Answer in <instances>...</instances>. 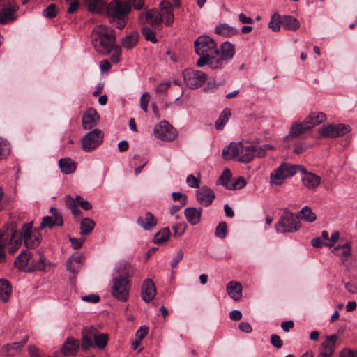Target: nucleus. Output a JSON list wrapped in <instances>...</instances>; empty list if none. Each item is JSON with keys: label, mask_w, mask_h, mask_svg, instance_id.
Segmentation results:
<instances>
[{"label": "nucleus", "mask_w": 357, "mask_h": 357, "mask_svg": "<svg viewBox=\"0 0 357 357\" xmlns=\"http://www.w3.org/2000/svg\"><path fill=\"white\" fill-rule=\"evenodd\" d=\"M139 20L140 23L149 24L154 29H161L162 23L169 26L174 22L173 6L168 1H162L159 9H147L146 12L140 13Z\"/></svg>", "instance_id": "f257e3e1"}, {"label": "nucleus", "mask_w": 357, "mask_h": 357, "mask_svg": "<svg viewBox=\"0 0 357 357\" xmlns=\"http://www.w3.org/2000/svg\"><path fill=\"white\" fill-rule=\"evenodd\" d=\"M91 40L98 52L107 55L116 43L115 31L107 25L96 26L92 31Z\"/></svg>", "instance_id": "f03ea898"}, {"label": "nucleus", "mask_w": 357, "mask_h": 357, "mask_svg": "<svg viewBox=\"0 0 357 357\" xmlns=\"http://www.w3.org/2000/svg\"><path fill=\"white\" fill-rule=\"evenodd\" d=\"M326 115L322 112H310L302 122L295 121L292 123L289 134L283 139L284 142H289L291 139L298 137L314 127L326 121Z\"/></svg>", "instance_id": "7ed1b4c3"}, {"label": "nucleus", "mask_w": 357, "mask_h": 357, "mask_svg": "<svg viewBox=\"0 0 357 357\" xmlns=\"http://www.w3.org/2000/svg\"><path fill=\"white\" fill-rule=\"evenodd\" d=\"M130 3L126 1L113 0L107 6L109 23L119 29H123L128 23Z\"/></svg>", "instance_id": "20e7f679"}, {"label": "nucleus", "mask_w": 357, "mask_h": 357, "mask_svg": "<svg viewBox=\"0 0 357 357\" xmlns=\"http://www.w3.org/2000/svg\"><path fill=\"white\" fill-rule=\"evenodd\" d=\"M195 52L200 56L197 61L199 67L206 64L210 66L211 58L217 57V45L215 41L207 36H200L194 43Z\"/></svg>", "instance_id": "39448f33"}, {"label": "nucleus", "mask_w": 357, "mask_h": 357, "mask_svg": "<svg viewBox=\"0 0 357 357\" xmlns=\"http://www.w3.org/2000/svg\"><path fill=\"white\" fill-rule=\"evenodd\" d=\"M298 171H304V167L298 165L282 163L270 174V185L272 187L282 185L286 178L294 176Z\"/></svg>", "instance_id": "423d86ee"}, {"label": "nucleus", "mask_w": 357, "mask_h": 357, "mask_svg": "<svg viewBox=\"0 0 357 357\" xmlns=\"http://www.w3.org/2000/svg\"><path fill=\"white\" fill-rule=\"evenodd\" d=\"M301 227L299 217L291 212L285 211L282 213L279 221L275 225V229L278 232H295Z\"/></svg>", "instance_id": "0eeeda50"}, {"label": "nucleus", "mask_w": 357, "mask_h": 357, "mask_svg": "<svg viewBox=\"0 0 357 357\" xmlns=\"http://www.w3.org/2000/svg\"><path fill=\"white\" fill-rule=\"evenodd\" d=\"M235 54V47L230 43H223L220 50L217 48V57L211 58L210 68L212 69L222 68L225 63L233 58Z\"/></svg>", "instance_id": "6e6552de"}, {"label": "nucleus", "mask_w": 357, "mask_h": 357, "mask_svg": "<svg viewBox=\"0 0 357 357\" xmlns=\"http://www.w3.org/2000/svg\"><path fill=\"white\" fill-rule=\"evenodd\" d=\"M183 76L185 84L190 89H197L207 80L205 73L195 69H185L183 72Z\"/></svg>", "instance_id": "1a4fd4ad"}, {"label": "nucleus", "mask_w": 357, "mask_h": 357, "mask_svg": "<svg viewBox=\"0 0 357 357\" xmlns=\"http://www.w3.org/2000/svg\"><path fill=\"white\" fill-rule=\"evenodd\" d=\"M130 287L128 280L124 277H119L114 280L112 294L119 301L126 302L129 298Z\"/></svg>", "instance_id": "9d476101"}, {"label": "nucleus", "mask_w": 357, "mask_h": 357, "mask_svg": "<svg viewBox=\"0 0 357 357\" xmlns=\"http://www.w3.org/2000/svg\"><path fill=\"white\" fill-rule=\"evenodd\" d=\"M349 125L346 124H328L324 126L318 130L321 137H338L342 136L350 131Z\"/></svg>", "instance_id": "9b49d317"}, {"label": "nucleus", "mask_w": 357, "mask_h": 357, "mask_svg": "<svg viewBox=\"0 0 357 357\" xmlns=\"http://www.w3.org/2000/svg\"><path fill=\"white\" fill-rule=\"evenodd\" d=\"M154 135L162 141H172L176 138L177 132L169 122L161 121L155 126Z\"/></svg>", "instance_id": "f8f14e48"}, {"label": "nucleus", "mask_w": 357, "mask_h": 357, "mask_svg": "<svg viewBox=\"0 0 357 357\" xmlns=\"http://www.w3.org/2000/svg\"><path fill=\"white\" fill-rule=\"evenodd\" d=\"M32 222L24 224L21 230V237L29 249L38 246L40 243V235L37 231H32Z\"/></svg>", "instance_id": "ddd939ff"}, {"label": "nucleus", "mask_w": 357, "mask_h": 357, "mask_svg": "<svg viewBox=\"0 0 357 357\" xmlns=\"http://www.w3.org/2000/svg\"><path fill=\"white\" fill-rule=\"evenodd\" d=\"M103 136L101 130L95 129L90 131L82 139V149L87 152L93 150L102 142Z\"/></svg>", "instance_id": "4468645a"}, {"label": "nucleus", "mask_w": 357, "mask_h": 357, "mask_svg": "<svg viewBox=\"0 0 357 357\" xmlns=\"http://www.w3.org/2000/svg\"><path fill=\"white\" fill-rule=\"evenodd\" d=\"M50 213L51 216H45L43 218L42 222L39 226L40 229H42L46 227L52 228L55 225L62 226L63 225V220L61 214L59 213L56 208L52 207L50 209Z\"/></svg>", "instance_id": "2eb2a0df"}, {"label": "nucleus", "mask_w": 357, "mask_h": 357, "mask_svg": "<svg viewBox=\"0 0 357 357\" xmlns=\"http://www.w3.org/2000/svg\"><path fill=\"white\" fill-rule=\"evenodd\" d=\"M335 334L328 335L322 342L319 353L317 357H331L335 349V343L337 340Z\"/></svg>", "instance_id": "dca6fc26"}, {"label": "nucleus", "mask_w": 357, "mask_h": 357, "mask_svg": "<svg viewBox=\"0 0 357 357\" xmlns=\"http://www.w3.org/2000/svg\"><path fill=\"white\" fill-rule=\"evenodd\" d=\"M100 116L96 109L89 108L82 116V127L84 130H91L95 127L99 121Z\"/></svg>", "instance_id": "f3484780"}, {"label": "nucleus", "mask_w": 357, "mask_h": 357, "mask_svg": "<svg viewBox=\"0 0 357 357\" xmlns=\"http://www.w3.org/2000/svg\"><path fill=\"white\" fill-rule=\"evenodd\" d=\"M197 201L204 206H208L213 202L215 196L214 192L207 186H203L197 191Z\"/></svg>", "instance_id": "a211bd4d"}, {"label": "nucleus", "mask_w": 357, "mask_h": 357, "mask_svg": "<svg viewBox=\"0 0 357 357\" xmlns=\"http://www.w3.org/2000/svg\"><path fill=\"white\" fill-rule=\"evenodd\" d=\"M156 294L155 286L151 279H146L142 285V298L146 302L149 303L153 301Z\"/></svg>", "instance_id": "6ab92c4d"}, {"label": "nucleus", "mask_w": 357, "mask_h": 357, "mask_svg": "<svg viewBox=\"0 0 357 357\" xmlns=\"http://www.w3.org/2000/svg\"><path fill=\"white\" fill-rule=\"evenodd\" d=\"M98 332V330L93 327H85L82 331V349L86 350L93 346V342L95 336Z\"/></svg>", "instance_id": "aec40b11"}, {"label": "nucleus", "mask_w": 357, "mask_h": 357, "mask_svg": "<svg viewBox=\"0 0 357 357\" xmlns=\"http://www.w3.org/2000/svg\"><path fill=\"white\" fill-rule=\"evenodd\" d=\"M33 257V252L29 250H23L16 257L15 260V266L20 270L26 272L29 266V261Z\"/></svg>", "instance_id": "412c9836"}, {"label": "nucleus", "mask_w": 357, "mask_h": 357, "mask_svg": "<svg viewBox=\"0 0 357 357\" xmlns=\"http://www.w3.org/2000/svg\"><path fill=\"white\" fill-rule=\"evenodd\" d=\"M255 145L250 143H243L238 161L243 163L250 162L255 158Z\"/></svg>", "instance_id": "4be33fe9"}, {"label": "nucleus", "mask_w": 357, "mask_h": 357, "mask_svg": "<svg viewBox=\"0 0 357 357\" xmlns=\"http://www.w3.org/2000/svg\"><path fill=\"white\" fill-rule=\"evenodd\" d=\"M79 347L77 340L71 337H68L61 349V352L66 356H74L77 354Z\"/></svg>", "instance_id": "5701e85b"}, {"label": "nucleus", "mask_w": 357, "mask_h": 357, "mask_svg": "<svg viewBox=\"0 0 357 357\" xmlns=\"http://www.w3.org/2000/svg\"><path fill=\"white\" fill-rule=\"evenodd\" d=\"M84 257L81 253L76 252L66 261L67 270L73 273H76L82 266Z\"/></svg>", "instance_id": "b1692460"}, {"label": "nucleus", "mask_w": 357, "mask_h": 357, "mask_svg": "<svg viewBox=\"0 0 357 357\" xmlns=\"http://www.w3.org/2000/svg\"><path fill=\"white\" fill-rule=\"evenodd\" d=\"M137 223L144 230H150L157 225V220L151 212H146L144 217H138Z\"/></svg>", "instance_id": "393cba45"}, {"label": "nucleus", "mask_w": 357, "mask_h": 357, "mask_svg": "<svg viewBox=\"0 0 357 357\" xmlns=\"http://www.w3.org/2000/svg\"><path fill=\"white\" fill-rule=\"evenodd\" d=\"M242 142L230 143L222 150V156L225 160H230L240 155L241 151Z\"/></svg>", "instance_id": "a878e982"}, {"label": "nucleus", "mask_w": 357, "mask_h": 357, "mask_svg": "<svg viewBox=\"0 0 357 357\" xmlns=\"http://www.w3.org/2000/svg\"><path fill=\"white\" fill-rule=\"evenodd\" d=\"M301 172L304 174L302 177V181L307 188H315L319 185L321 177L314 174L305 172V169L304 171Z\"/></svg>", "instance_id": "bb28decb"}, {"label": "nucleus", "mask_w": 357, "mask_h": 357, "mask_svg": "<svg viewBox=\"0 0 357 357\" xmlns=\"http://www.w3.org/2000/svg\"><path fill=\"white\" fill-rule=\"evenodd\" d=\"M242 285L236 281H231L227 285L229 296L234 301H238L242 297Z\"/></svg>", "instance_id": "cd10ccee"}, {"label": "nucleus", "mask_w": 357, "mask_h": 357, "mask_svg": "<svg viewBox=\"0 0 357 357\" xmlns=\"http://www.w3.org/2000/svg\"><path fill=\"white\" fill-rule=\"evenodd\" d=\"M186 220L192 225H197L201 218L202 208H187L184 211Z\"/></svg>", "instance_id": "c85d7f7f"}, {"label": "nucleus", "mask_w": 357, "mask_h": 357, "mask_svg": "<svg viewBox=\"0 0 357 357\" xmlns=\"http://www.w3.org/2000/svg\"><path fill=\"white\" fill-rule=\"evenodd\" d=\"M332 253L342 258L344 261L348 257L351 255V245L349 242H347L343 245H338L334 247Z\"/></svg>", "instance_id": "c756f323"}, {"label": "nucleus", "mask_w": 357, "mask_h": 357, "mask_svg": "<svg viewBox=\"0 0 357 357\" xmlns=\"http://www.w3.org/2000/svg\"><path fill=\"white\" fill-rule=\"evenodd\" d=\"M45 269L44 258L40 254H33V257L29 261V266L26 272H33L36 271H43Z\"/></svg>", "instance_id": "7c9ffc66"}, {"label": "nucleus", "mask_w": 357, "mask_h": 357, "mask_svg": "<svg viewBox=\"0 0 357 357\" xmlns=\"http://www.w3.org/2000/svg\"><path fill=\"white\" fill-rule=\"evenodd\" d=\"M59 166L61 172L66 174H72L76 169V163L69 158L60 159Z\"/></svg>", "instance_id": "2f4dec72"}, {"label": "nucleus", "mask_w": 357, "mask_h": 357, "mask_svg": "<svg viewBox=\"0 0 357 357\" xmlns=\"http://www.w3.org/2000/svg\"><path fill=\"white\" fill-rule=\"evenodd\" d=\"M281 25L287 30L296 31L300 27L297 19L290 15H284L281 19Z\"/></svg>", "instance_id": "473e14b6"}, {"label": "nucleus", "mask_w": 357, "mask_h": 357, "mask_svg": "<svg viewBox=\"0 0 357 357\" xmlns=\"http://www.w3.org/2000/svg\"><path fill=\"white\" fill-rule=\"evenodd\" d=\"M138 38L139 33L137 31H132L122 39V46L126 49H131L137 45Z\"/></svg>", "instance_id": "72a5a7b5"}, {"label": "nucleus", "mask_w": 357, "mask_h": 357, "mask_svg": "<svg viewBox=\"0 0 357 357\" xmlns=\"http://www.w3.org/2000/svg\"><path fill=\"white\" fill-rule=\"evenodd\" d=\"M16 10V6L4 8L0 11V23L5 24L14 20L13 14Z\"/></svg>", "instance_id": "f704fd0d"}, {"label": "nucleus", "mask_w": 357, "mask_h": 357, "mask_svg": "<svg viewBox=\"0 0 357 357\" xmlns=\"http://www.w3.org/2000/svg\"><path fill=\"white\" fill-rule=\"evenodd\" d=\"M11 293V287L6 280H0V299L4 302L8 301Z\"/></svg>", "instance_id": "c9c22d12"}, {"label": "nucleus", "mask_w": 357, "mask_h": 357, "mask_svg": "<svg viewBox=\"0 0 357 357\" xmlns=\"http://www.w3.org/2000/svg\"><path fill=\"white\" fill-rule=\"evenodd\" d=\"M28 339L29 337L26 336L22 341L6 344L4 346V349L9 355H14L15 351H20L23 346L27 342Z\"/></svg>", "instance_id": "e433bc0d"}, {"label": "nucleus", "mask_w": 357, "mask_h": 357, "mask_svg": "<svg viewBox=\"0 0 357 357\" xmlns=\"http://www.w3.org/2000/svg\"><path fill=\"white\" fill-rule=\"evenodd\" d=\"M231 113L229 109L225 108L220 114L218 119L215 121V126L217 130H222L225 125L227 123Z\"/></svg>", "instance_id": "4c0bfd02"}, {"label": "nucleus", "mask_w": 357, "mask_h": 357, "mask_svg": "<svg viewBox=\"0 0 357 357\" xmlns=\"http://www.w3.org/2000/svg\"><path fill=\"white\" fill-rule=\"evenodd\" d=\"M215 31L218 34L225 37L234 36L237 33V30L235 28L226 24H222L218 26L215 29Z\"/></svg>", "instance_id": "58836bf2"}, {"label": "nucleus", "mask_w": 357, "mask_h": 357, "mask_svg": "<svg viewBox=\"0 0 357 357\" xmlns=\"http://www.w3.org/2000/svg\"><path fill=\"white\" fill-rule=\"evenodd\" d=\"M171 231L169 227H165L155 234L153 242L155 244H161L167 241L169 238Z\"/></svg>", "instance_id": "ea45409f"}, {"label": "nucleus", "mask_w": 357, "mask_h": 357, "mask_svg": "<svg viewBox=\"0 0 357 357\" xmlns=\"http://www.w3.org/2000/svg\"><path fill=\"white\" fill-rule=\"evenodd\" d=\"M96 225L95 222L89 218L82 220L80 224V233L82 235L89 234L91 232Z\"/></svg>", "instance_id": "a19ab883"}, {"label": "nucleus", "mask_w": 357, "mask_h": 357, "mask_svg": "<svg viewBox=\"0 0 357 357\" xmlns=\"http://www.w3.org/2000/svg\"><path fill=\"white\" fill-rule=\"evenodd\" d=\"M93 342V346H92L91 347H96L100 349H104L106 347L108 342V335L107 334L101 333L98 331L95 336L94 341Z\"/></svg>", "instance_id": "79ce46f5"}, {"label": "nucleus", "mask_w": 357, "mask_h": 357, "mask_svg": "<svg viewBox=\"0 0 357 357\" xmlns=\"http://www.w3.org/2000/svg\"><path fill=\"white\" fill-rule=\"evenodd\" d=\"M66 205L68 207L74 216L77 219L81 217L82 211L76 206L75 200L70 195L66 196Z\"/></svg>", "instance_id": "37998d69"}, {"label": "nucleus", "mask_w": 357, "mask_h": 357, "mask_svg": "<svg viewBox=\"0 0 357 357\" xmlns=\"http://www.w3.org/2000/svg\"><path fill=\"white\" fill-rule=\"evenodd\" d=\"M86 6L91 12H99L105 5L103 0H85Z\"/></svg>", "instance_id": "c03bdc74"}, {"label": "nucleus", "mask_w": 357, "mask_h": 357, "mask_svg": "<svg viewBox=\"0 0 357 357\" xmlns=\"http://www.w3.org/2000/svg\"><path fill=\"white\" fill-rule=\"evenodd\" d=\"M301 218L306 222H314L317 216L314 213L311 208L308 206H304L300 211Z\"/></svg>", "instance_id": "a18cd8bd"}, {"label": "nucleus", "mask_w": 357, "mask_h": 357, "mask_svg": "<svg viewBox=\"0 0 357 357\" xmlns=\"http://www.w3.org/2000/svg\"><path fill=\"white\" fill-rule=\"evenodd\" d=\"M10 152V143L0 137V159L6 158Z\"/></svg>", "instance_id": "49530a36"}, {"label": "nucleus", "mask_w": 357, "mask_h": 357, "mask_svg": "<svg viewBox=\"0 0 357 357\" xmlns=\"http://www.w3.org/2000/svg\"><path fill=\"white\" fill-rule=\"evenodd\" d=\"M231 173L229 169H225L222 175L220 176L218 180L217 181L218 184H220L224 185L227 189V186H230L231 184L229 183V181L231 180Z\"/></svg>", "instance_id": "de8ad7c7"}, {"label": "nucleus", "mask_w": 357, "mask_h": 357, "mask_svg": "<svg viewBox=\"0 0 357 357\" xmlns=\"http://www.w3.org/2000/svg\"><path fill=\"white\" fill-rule=\"evenodd\" d=\"M227 225L225 222H220L215 228V234L218 238L223 239L227 234Z\"/></svg>", "instance_id": "09e8293b"}, {"label": "nucleus", "mask_w": 357, "mask_h": 357, "mask_svg": "<svg viewBox=\"0 0 357 357\" xmlns=\"http://www.w3.org/2000/svg\"><path fill=\"white\" fill-rule=\"evenodd\" d=\"M142 33L146 40L151 41L153 43L157 42L155 33L149 26L143 27Z\"/></svg>", "instance_id": "8fccbe9b"}, {"label": "nucleus", "mask_w": 357, "mask_h": 357, "mask_svg": "<svg viewBox=\"0 0 357 357\" xmlns=\"http://www.w3.org/2000/svg\"><path fill=\"white\" fill-rule=\"evenodd\" d=\"M281 19L279 15L275 14L268 24L269 28L273 31H279L280 30Z\"/></svg>", "instance_id": "3c124183"}, {"label": "nucleus", "mask_w": 357, "mask_h": 357, "mask_svg": "<svg viewBox=\"0 0 357 357\" xmlns=\"http://www.w3.org/2000/svg\"><path fill=\"white\" fill-rule=\"evenodd\" d=\"M43 15L47 18H53L58 13V8L55 4H50L43 10Z\"/></svg>", "instance_id": "603ef678"}, {"label": "nucleus", "mask_w": 357, "mask_h": 357, "mask_svg": "<svg viewBox=\"0 0 357 357\" xmlns=\"http://www.w3.org/2000/svg\"><path fill=\"white\" fill-rule=\"evenodd\" d=\"M29 351L31 357H57L56 353L52 356H46L42 351H40L34 345H31L29 347Z\"/></svg>", "instance_id": "864d4df0"}, {"label": "nucleus", "mask_w": 357, "mask_h": 357, "mask_svg": "<svg viewBox=\"0 0 357 357\" xmlns=\"http://www.w3.org/2000/svg\"><path fill=\"white\" fill-rule=\"evenodd\" d=\"M246 183L245 179L242 176H239L230 186H227V189L230 190L242 189L246 185Z\"/></svg>", "instance_id": "5fc2aeb1"}, {"label": "nucleus", "mask_w": 357, "mask_h": 357, "mask_svg": "<svg viewBox=\"0 0 357 357\" xmlns=\"http://www.w3.org/2000/svg\"><path fill=\"white\" fill-rule=\"evenodd\" d=\"M187 225L185 222H179L172 227L174 236H182L186 229Z\"/></svg>", "instance_id": "6e6d98bb"}, {"label": "nucleus", "mask_w": 357, "mask_h": 357, "mask_svg": "<svg viewBox=\"0 0 357 357\" xmlns=\"http://www.w3.org/2000/svg\"><path fill=\"white\" fill-rule=\"evenodd\" d=\"M75 204L82 207L84 210L88 211L91 209V204L86 199H84L81 196L77 195L75 199Z\"/></svg>", "instance_id": "4d7b16f0"}, {"label": "nucleus", "mask_w": 357, "mask_h": 357, "mask_svg": "<svg viewBox=\"0 0 357 357\" xmlns=\"http://www.w3.org/2000/svg\"><path fill=\"white\" fill-rule=\"evenodd\" d=\"M111 52H112L111 56V60L112 62L117 63L119 61L120 56L121 55V49L119 46L114 44L112 48L111 49Z\"/></svg>", "instance_id": "13d9d810"}, {"label": "nucleus", "mask_w": 357, "mask_h": 357, "mask_svg": "<svg viewBox=\"0 0 357 357\" xmlns=\"http://www.w3.org/2000/svg\"><path fill=\"white\" fill-rule=\"evenodd\" d=\"M186 183L190 187L197 188L200 185V178L195 177L192 174H190L186 178Z\"/></svg>", "instance_id": "bf43d9fd"}, {"label": "nucleus", "mask_w": 357, "mask_h": 357, "mask_svg": "<svg viewBox=\"0 0 357 357\" xmlns=\"http://www.w3.org/2000/svg\"><path fill=\"white\" fill-rule=\"evenodd\" d=\"M150 99V95L148 92H144L140 98V107L145 112H148V105Z\"/></svg>", "instance_id": "052dcab7"}, {"label": "nucleus", "mask_w": 357, "mask_h": 357, "mask_svg": "<svg viewBox=\"0 0 357 357\" xmlns=\"http://www.w3.org/2000/svg\"><path fill=\"white\" fill-rule=\"evenodd\" d=\"M271 343L273 347L278 349L281 348L283 345V342L280 337L275 334L271 336Z\"/></svg>", "instance_id": "680f3d73"}, {"label": "nucleus", "mask_w": 357, "mask_h": 357, "mask_svg": "<svg viewBox=\"0 0 357 357\" xmlns=\"http://www.w3.org/2000/svg\"><path fill=\"white\" fill-rule=\"evenodd\" d=\"M127 2L130 3L131 8L137 10H141L144 7V0H128Z\"/></svg>", "instance_id": "e2e57ef3"}, {"label": "nucleus", "mask_w": 357, "mask_h": 357, "mask_svg": "<svg viewBox=\"0 0 357 357\" xmlns=\"http://www.w3.org/2000/svg\"><path fill=\"white\" fill-rule=\"evenodd\" d=\"M172 198L174 201L179 200L182 205H186L187 204V196L185 194L181 192H173L172 194Z\"/></svg>", "instance_id": "0e129e2a"}, {"label": "nucleus", "mask_w": 357, "mask_h": 357, "mask_svg": "<svg viewBox=\"0 0 357 357\" xmlns=\"http://www.w3.org/2000/svg\"><path fill=\"white\" fill-rule=\"evenodd\" d=\"M66 2L69 3L70 6L67 9L68 13H75L79 8V3L78 0H66Z\"/></svg>", "instance_id": "69168bd1"}, {"label": "nucleus", "mask_w": 357, "mask_h": 357, "mask_svg": "<svg viewBox=\"0 0 357 357\" xmlns=\"http://www.w3.org/2000/svg\"><path fill=\"white\" fill-rule=\"evenodd\" d=\"M183 257V252L182 250H179L176 256L171 261V266L172 268H175L178 266V263L182 260Z\"/></svg>", "instance_id": "338daca9"}, {"label": "nucleus", "mask_w": 357, "mask_h": 357, "mask_svg": "<svg viewBox=\"0 0 357 357\" xmlns=\"http://www.w3.org/2000/svg\"><path fill=\"white\" fill-rule=\"evenodd\" d=\"M82 300L85 302L96 303L100 301V296L96 294H89L87 296H82Z\"/></svg>", "instance_id": "774afa93"}]
</instances>
